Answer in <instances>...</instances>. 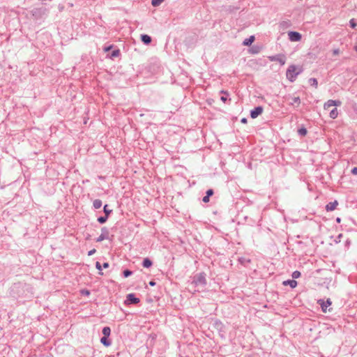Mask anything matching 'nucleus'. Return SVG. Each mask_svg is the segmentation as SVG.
<instances>
[{
    "label": "nucleus",
    "mask_w": 357,
    "mask_h": 357,
    "mask_svg": "<svg viewBox=\"0 0 357 357\" xmlns=\"http://www.w3.org/2000/svg\"><path fill=\"white\" fill-rule=\"evenodd\" d=\"M303 69L301 67L296 66L295 65H291L287 70L286 76L287 78L291 82H294L296 76L301 73Z\"/></svg>",
    "instance_id": "nucleus-1"
},
{
    "label": "nucleus",
    "mask_w": 357,
    "mask_h": 357,
    "mask_svg": "<svg viewBox=\"0 0 357 357\" xmlns=\"http://www.w3.org/2000/svg\"><path fill=\"white\" fill-rule=\"evenodd\" d=\"M268 59L271 61H278L279 62L282 66L284 65L286 63V57L283 54H278L275 56H268Z\"/></svg>",
    "instance_id": "nucleus-2"
},
{
    "label": "nucleus",
    "mask_w": 357,
    "mask_h": 357,
    "mask_svg": "<svg viewBox=\"0 0 357 357\" xmlns=\"http://www.w3.org/2000/svg\"><path fill=\"white\" fill-rule=\"evenodd\" d=\"M288 36L289 40L293 42L300 41L301 39V33L296 31H289Z\"/></svg>",
    "instance_id": "nucleus-3"
},
{
    "label": "nucleus",
    "mask_w": 357,
    "mask_h": 357,
    "mask_svg": "<svg viewBox=\"0 0 357 357\" xmlns=\"http://www.w3.org/2000/svg\"><path fill=\"white\" fill-rule=\"evenodd\" d=\"M341 105V102L340 100H328L326 102H325L324 105V109H329L331 107L333 106H340Z\"/></svg>",
    "instance_id": "nucleus-4"
},
{
    "label": "nucleus",
    "mask_w": 357,
    "mask_h": 357,
    "mask_svg": "<svg viewBox=\"0 0 357 357\" xmlns=\"http://www.w3.org/2000/svg\"><path fill=\"white\" fill-rule=\"evenodd\" d=\"M139 302V299L138 298H136L133 294H130L127 296V300L126 301V303L130 304L134 303L137 304Z\"/></svg>",
    "instance_id": "nucleus-5"
},
{
    "label": "nucleus",
    "mask_w": 357,
    "mask_h": 357,
    "mask_svg": "<svg viewBox=\"0 0 357 357\" xmlns=\"http://www.w3.org/2000/svg\"><path fill=\"white\" fill-rule=\"evenodd\" d=\"M318 303L320 304L322 311L324 312H326V309L328 306L331 305L332 302L330 299H328L326 302L321 300H319Z\"/></svg>",
    "instance_id": "nucleus-6"
},
{
    "label": "nucleus",
    "mask_w": 357,
    "mask_h": 357,
    "mask_svg": "<svg viewBox=\"0 0 357 357\" xmlns=\"http://www.w3.org/2000/svg\"><path fill=\"white\" fill-rule=\"evenodd\" d=\"M263 112V109L261 107H257L254 110L251 112L250 116L252 119L257 118L259 114H261Z\"/></svg>",
    "instance_id": "nucleus-7"
},
{
    "label": "nucleus",
    "mask_w": 357,
    "mask_h": 357,
    "mask_svg": "<svg viewBox=\"0 0 357 357\" xmlns=\"http://www.w3.org/2000/svg\"><path fill=\"white\" fill-rule=\"evenodd\" d=\"M337 205H338V202L337 200H335L333 202L328 203L326 206V210L327 211H334L336 208Z\"/></svg>",
    "instance_id": "nucleus-8"
},
{
    "label": "nucleus",
    "mask_w": 357,
    "mask_h": 357,
    "mask_svg": "<svg viewBox=\"0 0 357 357\" xmlns=\"http://www.w3.org/2000/svg\"><path fill=\"white\" fill-rule=\"evenodd\" d=\"M282 284L284 286L289 285L292 289H294L297 286V282L294 280H288L283 281Z\"/></svg>",
    "instance_id": "nucleus-9"
},
{
    "label": "nucleus",
    "mask_w": 357,
    "mask_h": 357,
    "mask_svg": "<svg viewBox=\"0 0 357 357\" xmlns=\"http://www.w3.org/2000/svg\"><path fill=\"white\" fill-rule=\"evenodd\" d=\"M102 231H105V234H101L99 237L96 239V241L97 242H100L106 238H107V236H108V231L106 229V228H103L102 229Z\"/></svg>",
    "instance_id": "nucleus-10"
},
{
    "label": "nucleus",
    "mask_w": 357,
    "mask_h": 357,
    "mask_svg": "<svg viewBox=\"0 0 357 357\" xmlns=\"http://www.w3.org/2000/svg\"><path fill=\"white\" fill-rule=\"evenodd\" d=\"M255 40V38L254 36H250V38H246L243 42V45L245 46H249Z\"/></svg>",
    "instance_id": "nucleus-11"
},
{
    "label": "nucleus",
    "mask_w": 357,
    "mask_h": 357,
    "mask_svg": "<svg viewBox=\"0 0 357 357\" xmlns=\"http://www.w3.org/2000/svg\"><path fill=\"white\" fill-rule=\"evenodd\" d=\"M141 39L146 45L149 44L151 42V38L148 35H142Z\"/></svg>",
    "instance_id": "nucleus-12"
},
{
    "label": "nucleus",
    "mask_w": 357,
    "mask_h": 357,
    "mask_svg": "<svg viewBox=\"0 0 357 357\" xmlns=\"http://www.w3.org/2000/svg\"><path fill=\"white\" fill-rule=\"evenodd\" d=\"M292 105L299 106L301 104V100L298 96L292 98V102H291Z\"/></svg>",
    "instance_id": "nucleus-13"
},
{
    "label": "nucleus",
    "mask_w": 357,
    "mask_h": 357,
    "mask_svg": "<svg viewBox=\"0 0 357 357\" xmlns=\"http://www.w3.org/2000/svg\"><path fill=\"white\" fill-rule=\"evenodd\" d=\"M338 116V111L337 108L333 109L330 112V117L332 119H336Z\"/></svg>",
    "instance_id": "nucleus-14"
},
{
    "label": "nucleus",
    "mask_w": 357,
    "mask_h": 357,
    "mask_svg": "<svg viewBox=\"0 0 357 357\" xmlns=\"http://www.w3.org/2000/svg\"><path fill=\"white\" fill-rule=\"evenodd\" d=\"M111 330L109 327H104L102 329L103 337H109L110 335Z\"/></svg>",
    "instance_id": "nucleus-15"
},
{
    "label": "nucleus",
    "mask_w": 357,
    "mask_h": 357,
    "mask_svg": "<svg viewBox=\"0 0 357 357\" xmlns=\"http://www.w3.org/2000/svg\"><path fill=\"white\" fill-rule=\"evenodd\" d=\"M152 265V261L149 258H145L143 261V266L149 268Z\"/></svg>",
    "instance_id": "nucleus-16"
},
{
    "label": "nucleus",
    "mask_w": 357,
    "mask_h": 357,
    "mask_svg": "<svg viewBox=\"0 0 357 357\" xmlns=\"http://www.w3.org/2000/svg\"><path fill=\"white\" fill-rule=\"evenodd\" d=\"M107 337H102L100 340L101 343L105 347H109L111 344V342L107 340Z\"/></svg>",
    "instance_id": "nucleus-17"
},
{
    "label": "nucleus",
    "mask_w": 357,
    "mask_h": 357,
    "mask_svg": "<svg viewBox=\"0 0 357 357\" xmlns=\"http://www.w3.org/2000/svg\"><path fill=\"white\" fill-rule=\"evenodd\" d=\"M93 205L95 208H100L102 206V202L100 199H96L93 201Z\"/></svg>",
    "instance_id": "nucleus-18"
},
{
    "label": "nucleus",
    "mask_w": 357,
    "mask_h": 357,
    "mask_svg": "<svg viewBox=\"0 0 357 357\" xmlns=\"http://www.w3.org/2000/svg\"><path fill=\"white\" fill-rule=\"evenodd\" d=\"M298 133L302 136H305L307 133V131L306 128H301L298 130Z\"/></svg>",
    "instance_id": "nucleus-19"
},
{
    "label": "nucleus",
    "mask_w": 357,
    "mask_h": 357,
    "mask_svg": "<svg viewBox=\"0 0 357 357\" xmlns=\"http://www.w3.org/2000/svg\"><path fill=\"white\" fill-rule=\"evenodd\" d=\"M165 0H152L151 4L153 6H158L160 5Z\"/></svg>",
    "instance_id": "nucleus-20"
},
{
    "label": "nucleus",
    "mask_w": 357,
    "mask_h": 357,
    "mask_svg": "<svg viewBox=\"0 0 357 357\" xmlns=\"http://www.w3.org/2000/svg\"><path fill=\"white\" fill-rule=\"evenodd\" d=\"M108 218V216L105 215L104 217H100L98 218V221L100 222V223H104L107 221Z\"/></svg>",
    "instance_id": "nucleus-21"
},
{
    "label": "nucleus",
    "mask_w": 357,
    "mask_h": 357,
    "mask_svg": "<svg viewBox=\"0 0 357 357\" xmlns=\"http://www.w3.org/2000/svg\"><path fill=\"white\" fill-rule=\"evenodd\" d=\"M301 276V273L298 271H295L292 273V278L294 279L298 278Z\"/></svg>",
    "instance_id": "nucleus-22"
},
{
    "label": "nucleus",
    "mask_w": 357,
    "mask_h": 357,
    "mask_svg": "<svg viewBox=\"0 0 357 357\" xmlns=\"http://www.w3.org/2000/svg\"><path fill=\"white\" fill-rule=\"evenodd\" d=\"M80 294L84 296H89L90 291L88 289H82Z\"/></svg>",
    "instance_id": "nucleus-23"
},
{
    "label": "nucleus",
    "mask_w": 357,
    "mask_h": 357,
    "mask_svg": "<svg viewBox=\"0 0 357 357\" xmlns=\"http://www.w3.org/2000/svg\"><path fill=\"white\" fill-rule=\"evenodd\" d=\"M104 212L105 213V215L109 216V215L112 212V210H109L107 208V205H105V206H104Z\"/></svg>",
    "instance_id": "nucleus-24"
},
{
    "label": "nucleus",
    "mask_w": 357,
    "mask_h": 357,
    "mask_svg": "<svg viewBox=\"0 0 357 357\" xmlns=\"http://www.w3.org/2000/svg\"><path fill=\"white\" fill-rule=\"evenodd\" d=\"M119 55V50H116L112 52L111 57H116Z\"/></svg>",
    "instance_id": "nucleus-25"
},
{
    "label": "nucleus",
    "mask_w": 357,
    "mask_h": 357,
    "mask_svg": "<svg viewBox=\"0 0 357 357\" xmlns=\"http://www.w3.org/2000/svg\"><path fill=\"white\" fill-rule=\"evenodd\" d=\"M131 274H132V271H129V270H125V271H123V275H124L126 278H127V277H128V276L131 275Z\"/></svg>",
    "instance_id": "nucleus-26"
},
{
    "label": "nucleus",
    "mask_w": 357,
    "mask_h": 357,
    "mask_svg": "<svg viewBox=\"0 0 357 357\" xmlns=\"http://www.w3.org/2000/svg\"><path fill=\"white\" fill-rule=\"evenodd\" d=\"M349 22L352 28H355L357 25L354 19H351Z\"/></svg>",
    "instance_id": "nucleus-27"
},
{
    "label": "nucleus",
    "mask_w": 357,
    "mask_h": 357,
    "mask_svg": "<svg viewBox=\"0 0 357 357\" xmlns=\"http://www.w3.org/2000/svg\"><path fill=\"white\" fill-rule=\"evenodd\" d=\"M310 81L312 82V84L317 88L318 86L317 80L315 78L311 79Z\"/></svg>",
    "instance_id": "nucleus-28"
},
{
    "label": "nucleus",
    "mask_w": 357,
    "mask_h": 357,
    "mask_svg": "<svg viewBox=\"0 0 357 357\" xmlns=\"http://www.w3.org/2000/svg\"><path fill=\"white\" fill-rule=\"evenodd\" d=\"M340 54V50L339 49H335L333 50V55H338Z\"/></svg>",
    "instance_id": "nucleus-29"
},
{
    "label": "nucleus",
    "mask_w": 357,
    "mask_h": 357,
    "mask_svg": "<svg viewBox=\"0 0 357 357\" xmlns=\"http://www.w3.org/2000/svg\"><path fill=\"white\" fill-rule=\"evenodd\" d=\"M213 191L211 189L208 190L207 192H206V195L207 196L210 197V196L213 195Z\"/></svg>",
    "instance_id": "nucleus-30"
},
{
    "label": "nucleus",
    "mask_w": 357,
    "mask_h": 357,
    "mask_svg": "<svg viewBox=\"0 0 357 357\" xmlns=\"http://www.w3.org/2000/svg\"><path fill=\"white\" fill-rule=\"evenodd\" d=\"M209 197H210L209 196L206 195L203 198V202H205V203L208 202H209Z\"/></svg>",
    "instance_id": "nucleus-31"
},
{
    "label": "nucleus",
    "mask_w": 357,
    "mask_h": 357,
    "mask_svg": "<svg viewBox=\"0 0 357 357\" xmlns=\"http://www.w3.org/2000/svg\"><path fill=\"white\" fill-rule=\"evenodd\" d=\"M96 267L97 269H98L100 271L101 270V264H100V263L99 261H97L96 263Z\"/></svg>",
    "instance_id": "nucleus-32"
},
{
    "label": "nucleus",
    "mask_w": 357,
    "mask_h": 357,
    "mask_svg": "<svg viewBox=\"0 0 357 357\" xmlns=\"http://www.w3.org/2000/svg\"><path fill=\"white\" fill-rule=\"evenodd\" d=\"M96 249L91 250L90 251H89L88 255L91 256V255H93L96 252Z\"/></svg>",
    "instance_id": "nucleus-33"
},
{
    "label": "nucleus",
    "mask_w": 357,
    "mask_h": 357,
    "mask_svg": "<svg viewBox=\"0 0 357 357\" xmlns=\"http://www.w3.org/2000/svg\"><path fill=\"white\" fill-rule=\"evenodd\" d=\"M351 172L354 175H357V167H354L351 170Z\"/></svg>",
    "instance_id": "nucleus-34"
},
{
    "label": "nucleus",
    "mask_w": 357,
    "mask_h": 357,
    "mask_svg": "<svg viewBox=\"0 0 357 357\" xmlns=\"http://www.w3.org/2000/svg\"><path fill=\"white\" fill-rule=\"evenodd\" d=\"M112 46L110 45V46H109L107 47H105L104 50H105V52H108V51H109L112 49Z\"/></svg>",
    "instance_id": "nucleus-35"
},
{
    "label": "nucleus",
    "mask_w": 357,
    "mask_h": 357,
    "mask_svg": "<svg viewBox=\"0 0 357 357\" xmlns=\"http://www.w3.org/2000/svg\"><path fill=\"white\" fill-rule=\"evenodd\" d=\"M221 100H222V102H226V100H227V97H226V96H222V97H221Z\"/></svg>",
    "instance_id": "nucleus-36"
},
{
    "label": "nucleus",
    "mask_w": 357,
    "mask_h": 357,
    "mask_svg": "<svg viewBox=\"0 0 357 357\" xmlns=\"http://www.w3.org/2000/svg\"><path fill=\"white\" fill-rule=\"evenodd\" d=\"M250 52H251L252 53L255 54V53H258V52H259V50H253V49H252V50H250Z\"/></svg>",
    "instance_id": "nucleus-37"
},
{
    "label": "nucleus",
    "mask_w": 357,
    "mask_h": 357,
    "mask_svg": "<svg viewBox=\"0 0 357 357\" xmlns=\"http://www.w3.org/2000/svg\"><path fill=\"white\" fill-rule=\"evenodd\" d=\"M102 266H103V268H107L109 267V264L108 263H104Z\"/></svg>",
    "instance_id": "nucleus-38"
},
{
    "label": "nucleus",
    "mask_w": 357,
    "mask_h": 357,
    "mask_svg": "<svg viewBox=\"0 0 357 357\" xmlns=\"http://www.w3.org/2000/svg\"><path fill=\"white\" fill-rule=\"evenodd\" d=\"M241 122L243 123H247V119L245 118H243L241 119Z\"/></svg>",
    "instance_id": "nucleus-39"
},
{
    "label": "nucleus",
    "mask_w": 357,
    "mask_h": 357,
    "mask_svg": "<svg viewBox=\"0 0 357 357\" xmlns=\"http://www.w3.org/2000/svg\"><path fill=\"white\" fill-rule=\"evenodd\" d=\"M149 284H150L151 286H154V285L155 284V282H153V281H151V282H149Z\"/></svg>",
    "instance_id": "nucleus-40"
},
{
    "label": "nucleus",
    "mask_w": 357,
    "mask_h": 357,
    "mask_svg": "<svg viewBox=\"0 0 357 357\" xmlns=\"http://www.w3.org/2000/svg\"><path fill=\"white\" fill-rule=\"evenodd\" d=\"M336 220H337V222H340V221H341L340 218H337Z\"/></svg>",
    "instance_id": "nucleus-41"
},
{
    "label": "nucleus",
    "mask_w": 357,
    "mask_h": 357,
    "mask_svg": "<svg viewBox=\"0 0 357 357\" xmlns=\"http://www.w3.org/2000/svg\"><path fill=\"white\" fill-rule=\"evenodd\" d=\"M355 50L357 51V46L354 47Z\"/></svg>",
    "instance_id": "nucleus-42"
}]
</instances>
